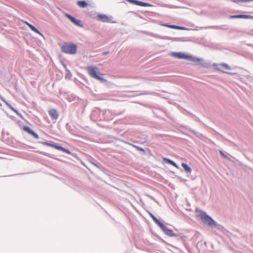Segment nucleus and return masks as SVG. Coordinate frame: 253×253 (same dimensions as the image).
I'll list each match as a JSON object with an SVG mask.
<instances>
[{
	"instance_id": "nucleus-1",
	"label": "nucleus",
	"mask_w": 253,
	"mask_h": 253,
	"mask_svg": "<svg viewBox=\"0 0 253 253\" xmlns=\"http://www.w3.org/2000/svg\"><path fill=\"white\" fill-rule=\"evenodd\" d=\"M149 214L153 220L161 228L165 234L170 237H172L175 235V234L171 229H169L167 226L164 225L152 213L149 212Z\"/></svg>"
},
{
	"instance_id": "nucleus-2",
	"label": "nucleus",
	"mask_w": 253,
	"mask_h": 253,
	"mask_svg": "<svg viewBox=\"0 0 253 253\" xmlns=\"http://www.w3.org/2000/svg\"><path fill=\"white\" fill-rule=\"evenodd\" d=\"M86 70H87L89 75L92 78L96 79L98 80H99L102 82H106V81L104 79L101 77L99 76L97 74V68L92 66H88L86 67Z\"/></svg>"
},
{
	"instance_id": "nucleus-3",
	"label": "nucleus",
	"mask_w": 253,
	"mask_h": 253,
	"mask_svg": "<svg viewBox=\"0 0 253 253\" xmlns=\"http://www.w3.org/2000/svg\"><path fill=\"white\" fill-rule=\"evenodd\" d=\"M62 51L69 54H75L77 51V46L74 44H65L62 48Z\"/></svg>"
},
{
	"instance_id": "nucleus-4",
	"label": "nucleus",
	"mask_w": 253,
	"mask_h": 253,
	"mask_svg": "<svg viewBox=\"0 0 253 253\" xmlns=\"http://www.w3.org/2000/svg\"><path fill=\"white\" fill-rule=\"evenodd\" d=\"M172 55L173 56H174L177 58L186 59L192 60L193 61H196L198 60V59H196L195 58H194L191 56L185 54L184 53H182V52L172 53Z\"/></svg>"
},
{
	"instance_id": "nucleus-5",
	"label": "nucleus",
	"mask_w": 253,
	"mask_h": 253,
	"mask_svg": "<svg viewBox=\"0 0 253 253\" xmlns=\"http://www.w3.org/2000/svg\"><path fill=\"white\" fill-rule=\"evenodd\" d=\"M201 217L204 223H207L210 226H212L215 224L214 220L211 217L207 215L205 213H202Z\"/></svg>"
},
{
	"instance_id": "nucleus-6",
	"label": "nucleus",
	"mask_w": 253,
	"mask_h": 253,
	"mask_svg": "<svg viewBox=\"0 0 253 253\" xmlns=\"http://www.w3.org/2000/svg\"><path fill=\"white\" fill-rule=\"evenodd\" d=\"M43 144L45 145H46V146H50V147H51L52 148H54L57 150H60V151H62V152H65L68 154H71V152L70 151L67 149H65L61 146H60L59 145H57L56 144H50V143H47V142H44Z\"/></svg>"
},
{
	"instance_id": "nucleus-7",
	"label": "nucleus",
	"mask_w": 253,
	"mask_h": 253,
	"mask_svg": "<svg viewBox=\"0 0 253 253\" xmlns=\"http://www.w3.org/2000/svg\"><path fill=\"white\" fill-rule=\"evenodd\" d=\"M127 1L137 5L141 6H149L151 7L153 5L148 3H145L142 1L136 0H126Z\"/></svg>"
},
{
	"instance_id": "nucleus-8",
	"label": "nucleus",
	"mask_w": 253,
	"mask_h": 253,
	"mask_svg": "<svg viewBox=\"0 0 253 253\" xmlns=\"http://www.w3.org/2000/svg\"><path fill=\"white\" fill-rule=\"evenodd\" d=\"M65 16L68 18L72 22H73L75 25L79 26H82L81 24V21L79 19H76L75 17L72 16L71 15L66 14Z\"/></svg>"
},
{
	"instance_id": "nucleus-9",
	"label": "nucleus",
	"mask_w": 253,
	"mask_h": 253,
	"mask_svg": "<svg viewBox=\"0 0 253 253\" xmlns=\"http://www.w3.org/2000/svg\"><path fill=\"white\" fill-rule=\"evenodd\" d=\"M23 129L28 133L29 134L32 135L33 136H34L35 138L38 139L39 138V135L34 132L31 129V128L27 126H24L23 127Z\"/></svg>"
},
{
	"instance_id": "nucleus-10",
	"label": "nucleus",
	"mask_w": 253,
	"mask_h": 253,
	"mask_svg": "<svg viewBox=\"0 0 253 253\" xmlns=\"http://www.w3.org/2000/svg\"><path fill=\"white\" fill-rule=\"evenodd\" d=\"M48 113H49V115H50V116L51 117V118L53 120H56L59 117V115H58L56 110H55V109H51L49 110L48 111Z\"/></svg>"
},
{
	"instance_id": "nucleus-11",
	"label": "nucleus",
	"mask_w": 253,
	"mask_h": 253,
	"mask_svg": "<svg viewBox=\"0 0 253 253\" xmlns=\"http://www.w3.org/2000/svg\"><path fill=\"white\" fill-rule=\"evenodd\" d=\"M98 20L102 22H110L111 19L106 15L98 14L97 15Z\"/></svg>"
},
{
	"instance_id": "nucleus-12",
	"label": "nucleus",
	"mask_w": 253,
	"mask_h": 253,
	"mask_svg": "<svg viewBox=\"0 0 253 253\" xmlns=\"http://www.w3.org/2000/svg\"><path fill=\"white\" fill-rule=\"evenodd\" d=\"M231 18H246V19H251L253 18V16L248 15H233L230 16Z\"/></svg>"
},
{
	"instance_id": "nucleus-13",
	"label": "nucleus",
	"mask_w": 253,
	"mask_h": 253,
	"mask_svg": "<svg viewBox=\"0 0 253 253\" xmlns=\"http://www.w3.org/2000/svg\"><path fill=\"white\" fill-rule=\"evenodd\" d=\"M25 23L26 24V25L31 29V30L35 32V33L42 35V33L37 29L34 26L30 24L29 23L27 22H25Z\"/></svg>"
},
{
	"instance_id": "nucleus-14",
	"label": "nucleus",
	"mask_w": 253,
	"mask_h": 253,
	"mask_svg": "<svg viewBox=\"0 0 253 253\" xmlns=\"http://www.w3.org/2000/svg\"><path fill=\"white\" fill-rule=\"evenodd\" d=\"M163 161L166 162L171 165L172 166L174 167L175 168H176L177 169L178 168V167L177 165L176 164V163H175L174 162H173L171 160L169 159L166 158H163Z\"/></svg>"
},
{
	"instance_id": "nucleus-15",
	"label": "nucleus",
	"mask_w": 253,
	"mask_h": 253,
	"mask_svg": "<svg viewBox=\"0 0 253 253\" xmlns=\"http://www.w3.org/2000/svg\"><path fill=\"white\" fill-rule=\"evenodd\" d=\"M163 161L166 162L171 165L172 166L174 167L175 168H176L177 169L178 168V167L177 165L176 164V163H175L174 162H173L171 160L169 159L166 158H163Z\"/></svg>"
},
{
	"instance_id": "nucleus-16",
	"label": "nucleus",
	"mask_w": 253,
	"mask_h": 253,
	"mask_svg": "<svg viewBox=\"0 0 253 253\" xmlns=\"http://www.w3.org/2000/svg\"><path fill=\"white\" fill-rule=\"evenodd\" d=\"M182 167L183 168L184 170L186 171V172L188 173H191L192 171L191 169L185 163H182L181 164Z\"/></svg>"
},
{
	"instance_id": "nucleus-17",
	"label": "nucleus",
	"mask_w": 253,
	"mask_h": 253,
	"mask_svg": "<svg viewBox=\"0 0 253 253\" xmlns=\"http://www.w3.org/2000/svg\"><path fill=\"white\" fill-rule=\"evenodd\" d=\"M161 25L164 26V27H168V28H172V29H181V27H179V26H175V25H169V24H161Z\"/></svg>"
},
{
	"instance_id": "nucleus-18",
	"label": "nucleus",
	"mask_w": 253,
	"mask_h": 253,
	"mask_svg": "<svg viewBox=\"0 0 253 253\" xmlns=\"http://www.w3.org/2000/svg\"><path fill=\"white\" fill-rule=\"evenodd\" d=\"M77 4L82 8H84L87 5V3L85 1H78Z\"/></svg>"
},
{
	"instance_id": "nucleus-19",
	"label": "nucleus",
	"mask_w": 253,
	"mask_h": 253,
	"mask_svg": "<svg viewBox=\"0 0 253 253\" xmlns=\"http://www.w3.org/2000/svg\"><path fill=\"white\" fill-rule=\"evenodd\" d=\"M8 106L11 110L16 113L17 115H20V114L18 113V112L14 108H13L10 105L8 104Z\"/></svg>"
},
{
	"instance_id": "nucleus-20",
	"label": "nucleus",
	"mask_w": 253,
	"mask_h": 253,
	"mask_svg": "<svg viewBox=\"0 0 253 253\" xmlns=\"http://www.w3.org/2000/svg\"><path fill=\"white\" fill-rule=\"evenodd\" d=\"M220 66L221 67H223L227 69H229V67H228V66L225 64H222Z\"/></svg>"
},
{
	"instance_id": "nucleus-21",
	"label": "nucleus",
	"mask_w": 253,
	"mask_h": 253,
	"mask_svg": "<svg viewBox=\"0 0 253 253\" xmlns=\"http://www.w3.org/2000/svg\"><path fill=\"white\" fill-rule=\"evenodd\" d=\"M135 147L139 151H142V152H144V150L139 147H138V146H135Z\"/></svg>"
},
{
	"instance_id": "nucleus-22",
	"label": "nucleus",
	"mask_w": 253,
	"mask_h": 253,
	"mask_svg": "<svg viewBox=\"0 0 253 253\" xmlns=\"http://www.w3.org/2000/svg\"><path fill=\"white\" fill-rule=\"evenodd\" d=\"M220 154H221V156H222L224 158H227V157L223 153L222 151H220Z\"/></svg>"
},
{
	"instance_id": "nucleus-23",
	"label": "nucleus",
	"mask_w": 253,
	"mask_h": 253,
	"mask_svg": "<svg viewBox=\"0 0 253 253\" xmlns=\"http://www.w3.org/2000/svg\"><path fill=\"white\" fill-rule=\"evenodd\" d=\"M107 52H106H106H105V53H103V54H104V55H105V54H107Z\"/></svg>"
}]
</instances>
